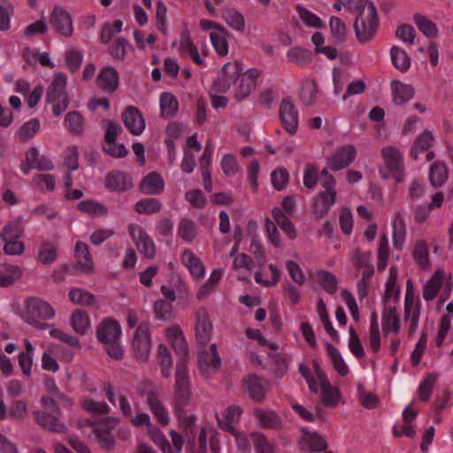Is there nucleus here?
Masks as SVG:
<instances>
[{"instance_id":"nucleus-1","label":"nucleus","mask_w":453,"mask_h":453,"mask_svg":"<svg viewBox=\"0 0 453 453\" xmlns=\"http://www.w3.org/2000/svg\"><path fill=\"white\" fill-rule=\"evenodd\" d=\"M96 336L111 357L117 360L123 358L124 350L119 343L121 326L117 320L111 318L103 319L96 326Z\"/></svg>"},{"instance_id":"nucleus-2","label":"nucleus","mask_w":453,"mask_h":453,"mask_svg":"<svg viewBox=\"0 0 453 453\" xmlns=\"http://www.w3.org/2000/svg\"><path fill=\"white\" fill-rule=\"evenodd\" d=\"M55 317V310L46 301L38 297H28L24 301L21 319L36 329H46V324L40 320H50Z\"/></svg>"},{"instance_id":"nucleus-3","label":"nucleus","mask_w":453,"mask_h":453,"mask_svg":"<svg viewBox=\"0 0 453 453\" xmlns=\"http://www.w3.org/2000/svg\"><path fill=\"white\" fill-rule=\"evenodd\" d=\"M136 391L141 397L145 398L150 411L157 418L159 424L166 426L170 423V417L159 399L160 388L150 380H143L137 385Z\"/></svg>"},{"instance_id":"nucleus-4","label":"nucleus","mask_w":453,"mask_h":453,"mask_svg":"<svg viewBox=\"0 0 453 453\" xmlns=\"http://www.w3.org/2000/svg\"><path fill=\"white\" fill-rule=\"evenodd\" d=\"M360 6L361 11L354 23V29L357 40L365 43L370 41L377 31L378 16L377 10L372 2L364 0Z\"/></svg>"},{"instance_id":"nucleus-5","label":"nucleus","mask_w":453,"mask_h":453,"mask_svg":"<svg viewBox=\"0 0 453 453\" xmlns=\"http://www.w3.org/2000/svg\"><path fill=\"white\" fill-rule=\"evenodd\" d=\"M243 67L239 61H233L225 64L217 79L212 84V90L215 93H226L242 76Z\"/></svg>"},{"instance_id":"nucleus-6","label":"nucleus","mask_w":453,"mask_h":453,"mask_svg":"<svg viewBox=\"0 0 453 453\" xmlns=\"http://www.w3.org/2000/svg\"><path fill=\"white\" fill-rule=\"evenodd\" d=\"M150 349L151 338L150 324L146 320H142L134 333L132 349L138 361L145 362L150 357Z\"/></svg>"},{"instance_id":"nucleus-7","label":"nucleus","mask_w":453,"mask_h":453,"mask_svg":"<svg viewBox=\"0 0 453 453\" xmlns=\"http://www.w3.org/2000/svg\"><path fill=\"white\" fill-rule=\"evenodd\" d=\"M187 362L180 359L175 372L174 403H188L190 400V381Z\"/></svg>"},{"instance_id":"nucleus-8","label":"nucleus","mask_w":453,"mask_h":453,"mask_svg":"<svg viewBox=\"0 0 453 453\" xmlns=\"http://www.w3.org/2000/svg\"><path fill=\"white\" fill-rule=\"evenodd\" d=\"M381 157L386 168L395 181L402 182L404 179V165L400 150L396 147L388 145L381 149Z\"/></svg>"},{"instance_id":"nucleus-9","label":"nucleus","mask_w":453,"mask_h":453,"mask_svg":"<svg viewBox=\"0 0 453 453\" xmlns=\"http://www.w3.org/2000/svg\"><path fill=\"white\" fill-rule=\"evenodd\" d=\"M335 179L334 176H328L323 180L322 187L325 189L319 192L314 200V212L320 216L326 214L329 208L335 203L336 190Z\"/></svg>"},{"instance_id":"nucleus-10","label":"nucleus","mask_w":453,"mask_h":453,"mask_svg":"<svg viewBox=\"0 0 453 453\" xmlns=\"http://www.w3.org/2000/svg\"><path fill=\"white\" fill-rule=\"evenodd\" d=\"M314 370L318 383L320 386V399L325 407H335L342 397L340 391L334 388L327 380L318 363H314Z\"/></svg>"},{"instance_id":"nucleus-11","label":"nucleus","mask_w":453,"mask_h":453,"mask_svg":"<svg viewBox=\"0 0 453 453\" xmlns=\"http://www.w3.org/2000/svg\"><path fill=\"white\" fill-rule=\"evenodd\" d=\"M128 232L138 251L149 259L153 258L156 254L154 242L145 230L137 224H130Z\"/></svg>"},{"instance_id":"nucleus-12","label":"nucleus","mask_w":453,"mask_h":453,"mask_svg":"<svg viewBox=\"0 0 453 453\" xmlns=\"http://www.w3.org/2000/svg\"><path fill=\"white\" fill-rule=\"evenodd\" d=\"M197 363L199 370L204 377L211 376L220 368L221 359L215 343L211 344L208 349L199 351Z\"/></svg>"},{"instance_id":"nucleus-13","label":"nucleus","mask_w":453,"mask_h":453,"mask_svg":"<svg viewBox=\"0 0 453 453\" xmlns=\"http://www.w3.org/2000/svg\"><path fill=\"white\" fill-rule=\"evenodd\" d=\"M301 432L302 435L297 441L300 451L320 453L327 449L328 443L321 434L315 432H310L305 428H302Z\"/></svg>"},{"instance_id":"nucleus-14","label":"nucleus","mask_w":453,"mask_h":453,"mask_svg":"<svg viewBox=\"0 0 453 453\" xmlns=\"http://www.w3.org/2000/svg\"><path fill=\"white\" fill-rule=\"evenodd\" d=\"M242 386L243 391L255 402L261 403L265 399L269 383L255 374L243 378Z\"/></svg>"},{"instance_id":"nucleus-15","label":"nucleus","mask_w":453,"mask_h":453,"mask_svg":"<svg viewBox=\"0 0 453 453\" xmlns=\"http://www.w3.org/2000/svg\"><path fill=\"white\" fill-rule=\"evenodd\" d=\"M420 303L416 301L413 293L407 289L404 297V319L410 322L408 334L412 336L418 327Z\"/></svg>"},{"instance_id":"nucleus-16","label":"nucleus","mask_w":453,"mask_h":453,"mask_svg":"<svg viewBox=\"0 0 453 453\" xmlns=\"http://www.w3.org/2000/svg\"><path fill=\"white\" fill-rule=\"evenodd\" d=\"M34 416L35 422L46 430L57 434H65L67 431L66 426L60 420L58 408L53 413L36 411Z\"/></svg>"},{"instance_id":"nucleus-17","label":"nucleus","mask_w":453,"mask_h":453,"mask_svg":"<svg viewBox=\"0 0 453 453\" xmlns=\"http://www.w3.org/2000/svg\"><path fill=\"white\" fill-rule=\"evenodd\" d=\"M357 157V149L354 145L349 144L338 148L330 157L328 165L333 171H339L348 167Z\"/></svg>"},{"instance_id":"nucleus-18","label":"nucleus","mask_w":453,"mask_h":453,"mask_svg":"<svg viewBox=\"0 0 453 453\" xmlns=\"http://www.w3.org/2000/svg\"><path fill=\"white\" fill-rule=\"evenodd\" d=\"M196 338L200 344H207L211 337L212 324L204 308H199L196 313Z\"/></svg>"},{"instance_id":"nucleus-19","label":"nucleus","mask_w":453,"mask_h":453,"mask_svg":"<svg viewBox=\"0 0 453 453\" xmlns=\"http://www.w3.org/2000/svg\"><path fill=\"white\" fill-rule=\"evenodd\" d=\"M50 22L52 27L63 36L73 35V20L68 12L60 7H55L51 12Z\"/></svg>"},{"instance_id":"nucleus-20","label":"nucleus","mask_w":453,"mask_h":453,"mask_svg":"<svg viewBox=\"0 0 453 453\" xmlns=\"http://www.w3.org/2000/svg\"><path fill=\"white\" fill-rule=\"evenodd\" d=\"M280 116L285 129L291 134H296L298 127V111L288 98L282 100L280 106Z\"/></svg>"},{"instance_id":"nucleus-21","label":"nucleus","mask_w":453,"mask_h":453,"mask_svg":"<svg viewBox=\"0 0 453 453\" xmlns=\"http://www.w3.org/2000/svg\"><path fill=\"white\" fill-rule=\"evenodd\" d=\"M165 336L171 342L173 349L175 350L180 359L188 361V349L187 346L186 339L180 327L177 325H173L165 329Z\"/></svg>"},{"instance_id":"nucleus-22","label":"nucleus","mask_w":453,"mask_h":453,"mask_svg":"<svg viewBox=\"0 0 453 453\" xmlns=\"http://www.w3.org/2000/svg\"><path fill=\"white\" fill-rule=\"evenodd\" d=\"M398 305L383 304L381 325L385 334H398L401 328V320L397 312Z\"/></svg>"},{"instance_id":"nucleus-23","label":"nucleus","mask_w":453,"mask_h":453,"mask_svg":"<svg viewBox=\"0 0 453 453\" xmlns=\"http://www.w3.org/2000/svg\"><path fill=\"white\" fill-rule=\"evenodd\" d=\"M122 120L127 129L134 135L141 134L145 129V120L134 106H128L122 113Z\"/></svg>"},{"instance_id":"nucleus-24","label":"nucleus","mask_w":453,"mask_h":453,"mask_svg":"<svg viewBox=\"0 0 453 453\" xmlns=\"http://www.w3.org/2000/svg\"><path fill=\"white\" fill-rule=\"evenodd\" d=\"M260 73L255 68L249 69L241 78V82L236 88L234 98L240 102L247 98L257 86V79Z\"/></svg>"},{"instance_id":"nucleus-25","label":"nucleus","mask_w":453,"mask_h":453,"mask_svg":"<svg viewBox=\"0 0 453 453\" xmlns=\"http://www.w3.org/2000/svg\"><path fill=\"white\" fill-rule=\"evenodd\" d=\"M96 81L97 87L102 90L113 93L117 90L119 83L118 72L111 66H104L100 70Z\"/></svg>"},{"instance_id":"nucleus-26","label":"nucleus","mask_w":453,"mask_h":453,"mask_svg":"<svg viewBox=\"0 0 453 453\" xmlns=\"http://www.w3.org/2000/svg\"><path fill=\"white\" fill-rule=\"evenodd\" d=\"M76 258L75 268L82 273H89L94 270V265L88 248L83 242H77L74 248Z\"/></svg>"},{"instance_id":"nucleus-27","label":"nucleus","mask_w":453,"mask_h":453,"mask_svg":"<svg viewBox=\"0 0 453 453\" xmlns=\"http://www.w3.org/2000/svg\"><path fill=\"white\" fill-rule=\"evenodd\" d=\"M397 270L395 267L389 269V275L386 282V289L383 296V304L398 305L400 287L396 285Z\"/></svg>"},{"instance_id":"nucleus-28","label":"nucleus","mask_w":453,"mask_h":453,"mask_svg":"<svg viewBox=\"0 0 453 453\" xmlns=\"http://www.w3.org/2000/svg\"><path fill=\"white\" fill-rule=\"evenodd\" d=\"M164 187L165 183L162 177L156 172L148 173L140 183L141 192L149 196L161 194Z\"/></svg>"},{"instance_id":"nucleus-29","label":"nucleus","mask_w":453,"mask_h":453,"mask_svg":"<svg viewBox=\"0 0 453 453\" xmlns=\"http://www.w3.org/2000/svg\"><path fill=\"white\" fill-rule=\"evenodd\" d=\"M105 186L111 190L125 191L133 186V182L128 174L114 171L106 175Z\"/></svg>"},{"instance_id":"nucleus-30","label":"nucleus","mask_w":453,"mask_h":453,"mask_svg":"<svg viewBox=\"0 0 453 453\" xmlns=\"http://www.w3.org/2000/svg\"><path fill=\"white\" fill-rule=\"evenodd\" d=\"M405 214L404 210H397L395 212L393 219V242L396 248L401 249L404 242L406 236V226H405Z\"/></svg>"},{"instance_id":"nucleus-31","label":"nucleus","mask_w":453,"mask_h":453,"mask_svg":"<svg viewBox=\"0 0 453 453\" xmlns=\"http://www.w3.org/2000/svg\"><path fill=\"white\" fill-rule=\"evenodd\" d=\"M254 416L265 428L280 429L282 426V420L273 411L255 409Z\"/></svg>"},{"instance_id":"nucleus-32","label":"nucleus","mask_w":453,"mask_h":453,"mask_svg":"<svg viewBox=\"0 0 453 453\" xmlns=\"http://www.w3.org/2000/svg\"><path fill=\"white\" fill-rule=\"evenodd\" d=\"M393 101L395 104L401 105L410 99L415 94L414 88L411 85L404 84L399 81L391 82Z\"/></svg>"},{"instance_id":"nucleus-33","label":"nucleus","mask_w":453,"mask_h":453,"mask_svg":"<svg viewBox=\"0 0 453 453\" xmlns=\"http://www.w3.org/2000/svg\"><path fill=\"white\" fill-rule=\"evenodd\" d=\"M26 160L30 167L39 171H50L53 169V163L44 155H41L35 147H32L26 154Z\"/></svg>"},{"instance_id":"nucleus-34","label":"nucleus","mask_w":453,"mask_h":453,"mask_svg":"<svg viewBox=\"0 0 453 453\" xmlns=\"http://www.w3.org/2000/svg\"><path fill=\"white\" fill-rule=\"evenodd\" d=\"M181 261L195 278L200 279L203 277L205 272L204 266L201 260L195 256L191 250H186L183 251Z\"/></svg>"},{"instance_id":"nucleus-35","label":"nucleus","mask_w":453,"mask_h":453,"mask_svg":"<svg viewBox=\"0 0 453 453\" xmlns=\"http://www.w3.org/2000/svg\"><path fill=\"white\" fill-rule=\"evenodd\" d=\"M188 403H174L173 412L177 418L179 426L186 431H190L197 421V417L194 414H187L184 411Z\"/></svg>"},{"instance_id":"nucleus-36","label":"nucleus","mask_w":453,"mask_h":453,"mask_svg":"<svg viewBox=\"0 0 453 453\" xmlns=\"http://www.w3.org/2000/svg\"><path fill=\"white\" fill-rule=\"evenodd\" d=\"M273 222L291 239L296 238V230L289 218L278 207L272 210Z\"/></svg>"},{"instance_id":"nucleus-37","label":"nucleus","mask_w":453,"mask_h":453,"mask_svg":"<svg viewBox=\"0 0 453 453\" xmlns=\"http://www.w3.org/2000/svg\"><path fill=\"white\" fill-rule=\"evenodd\" d=\"M70 324L73 331L85 334L90 329V319L87 311L75 310L70 317Z\"/></svg>"},{"instance_id":"nucleus-38","label":"nucleus","mask_w":453,"mask_h":453,"mask_svg":"<svg viewBox=\"0 0 453 453\" xmlns=\"http://www.w3.org/2000/svg\"><path fill=\"white\" fill-rule=\"evenodd\" d=\"M444 273L441 270L434 272L431 279L426 283L423 288V298L426 301L435 298L441 287Z\"/></svg>"},{"instance_id":"nucleus-39","label":"nucleus","mask_w":453,"mask_h":453,"mask_svg":"<svg viewBox=\"0 0 453 453\" xmlns=\"http://www.w3.org/2000/svg\"><path fill=\"white\" fill-rule=\"evenodd\" d=\"M66 81V75L61 72L58 73L48 88L46 100L53 101L57 96H67L65 92Z\"/></svg>"},{"instance_id":"nucleus-40","label":"nucleus","mask_w":453,"mask_h":453,"mask_svg":"<svg viewBox=\"0 0 453 453\" xmlns=\"http://www.w3.org/2000/svg\"><path fill=\"white\" fill-rule=\"evenodd\" d=\"M413 22L418 29L427 38L434 39L438 36V27L431 19L419 13L413 15Z\"/></svg>"},{"instance_id":"nucleus-41","label":"nucleus","mask_w":453,"mask_h":453,"mask_svg":"<svg viewBox=\"0 0 453 453\" xmlns=\"http://www.w3.org/2000/svg\"><path fill=\"white\" fill-rule=\"evenodd\" d=\"M412 256L415 262L423 270H428L430 268L428 245L426 241L418 240L416 242Z\"/></svg>"},{"instance_id":"nucleus-42","label":"nucleus","mask_w":453,"mask_h":453,"mask_svg":"<svg viewBox=\"0 0 453 453\" xmlns=\"http://www.w3.org/2000/svg\"><path fill=\"white\" fill-rule=\"evenodd\" d=\"M448 179V169L443 162H434L429 171V180L434 188L441 187Z\"/></svg>"},{"instance_id":"nucleus-43","label":"nucleus","mask_w":453,"mask_h":453,"mask_svg":"<svg viewBox=\"0 0 453 453\" xmlns=\"http://www.w3.org/2000/svg\"><path fill=\"white\" fill-rule=\"evenodd\" d=\"M160 109L164 118L174 117L179 109L177 98L170 93H163L160 96Z\"/></svg>"},{"instance_id":"nucleus-44","label":"nucleus","mask_w":453,"mask_h":453,"mask_svg":"<svg viewBox=\"0 0 453 453\" xmlns=\"http://www.w3.org/2000/svg\"><path fill=\"white\" fill-rule=\"evenodd\" d=\"M222 17L226 23L237 32L245 29V19L243 15L234 9L227 8L223 11Z\"/></svg>"},{"instance_id":"nucleus-45","label":"nucleus","mask_w":453,"mask_h":453,"mask_svg":"<svg viewBox=\"0 0 453 453\" xmlns=\"http://www.w3.org/2000/svg\"><path fill=\"white\" fill-rule=\"evenodd\" d=\"M433 142L434 136L432 133L428 130H425L414 142L411 151V157L417 159L419 153L427 150L432 146Z\"/></svg>"},{"instance_id":"nucleus-46","label":"nucleus","mask_w":453,"mask_h":453,"mask_svg":"<svg viewBox=\"0 0 453 453\" xmlns=\"http://www.w3.org/2000/svg\"><path fill=\"white\" fill-rule=\"evenodd\" d=\"M197 229L193 220L183 218L180 220L178 226L179 237L187 242H191L196 237Z\"/></svg>"},{"instance_id":"nucleus-47","label":"nucleus","mask_w":453,"mask_h":453,"mask_svg":"<svg viewBox=\"0 0 453 453\" xmlns=\"http://www.w3.org/2000/svg\"><path fill=\"white\" fill-rule=\"evenodd\" d=\"M46 329H49V334L61 342H64L70 347L81 349L80 341L75 336L67 334L58 328H56L52 324H46Z\"/></svg>"},{"instance_id":"nucleus-48","label":"nucleus","mask_w":453,"mask_h":453,"mask_svg":"<svg viewBox=\"0 0 453 453\" xmlns=\"http://www.w3.org/2000/svg\"><path fill=\"white\" fill-rule=\"evenodd\" d=\"M392 63L396 69L401 72H406L411 66V58L407 53L397 46H393L390 50Z\"/></svg>"},{"instance_id":"nucleus-49","label":"nucleus","mask_w":453,"mask_h":453,"mask_svg":"<svg viewBox=\"0 0 453 453\" xmlns=\"http://www.w3.org/2000/svg\"><path fill=\"white\" fill-rule=\"evenodd\" d=\"M287 58L289 62L298 65H304L311 62L312 56L310 50L300 48L292 47L287 53Z\"/></svg>"},{"instance_id":"nucleus-50","label":"nucleus","mask_w":453,"mask_h":453,"mask_svg":"<svg viewBox=\"0 0 453 453\" xmlns=\"http://www.w3.org/2000/svg\"><path fill=\"white\" fill-rule=\"evenodd\" d=\"M148 435L163 453H174L165 435L157 427L150 426L148 428Z\"/></svg>"},{"instance_id":"nucleus-51","label":"nucleus","mask_w":453,"mask_h":453,"mask_svg":"<svg viewBox=\"0 0 453 453\" xmlns=\"http://www.w3.org/2000/svg\"><path fill=\"white\" fill-rule=\"evenodd\" d=\"M316 279L323 289L332 295L337 290V279L330 272L320 270L316 273Z\"/></svg>"},{"instance_id":"nucleus-52","label":"nucleus","mask_w":453,"mask_h":453,"mask_svg":"<svg viewBox=\"0 0 453 453\" xmlns=\"http://www.w3.org/2000/svg\"><path fill=\"white\" fill-rule=\"evenodd\" d=\"M57 258V247L49 241H44L38 251V260L43 265L53 263Z\"/></svg>"},{"instance_id":"nucleus-53","label":"nucleus","mask_w":453,"mask_h":453,"mask_svg":"<svg viewBox=\"0 0 453 453\" xmlns=\"http://www.w3.org/2000/svg\"><path fill=\"white\" fill-rule=\"evenodd\" d=\"M135 211L140 214H153L160 211L161 203L156 198H143L134 204Z\"/></svg>"},{"instance_id":"nucleus-54","label":"nucleus","mask_w":453,"mask_h":453,"mask_svg":"<svg viewBox=\"0 0 453 453\" xmlns=\"http://www.w3.org/2000/svg\"><path fill=\"white\" fill-rule=\"evenodd\" d=\"M157 358L161 366V373L164 377L168 378L171 375V368L173 359L167 347L160 344L157 348Z\"/></svg>"},{"instance_id":"nucleus-55","label":"nucleus","mask_w":453,"mask_h":453,"mask_svg":"<svg viewBox=\"0 0 453 453\" xmlns=\"http://www.w3.org/2000/svg\"><path fill=\"white\" fill-rule=\"evenodd\" d=\"M326 349L334 367L337 372L342 376L347 375L349 373V368L337 349H335L330 343H326Z\"/></svg>"},{"instance_id":"nucleus-56","label":"nucleus","mask_w":453,"mask_h":453,"mask_svg":"<svg viewBox=\"0 0 453 453\" xmlns=\"http://www.w3.org/2000/svg\"><path fill=\"white\" fill-rule=\"evenodd\" d=\"M226 31L225 33L219 31L211 32L210 34L211 44L215 50L217 51V53L221 57L226 56L228 53V42L226 40Z\"/></svg>"},{"instance_id":"nucleus-57","label":"nucleus","mask_w":453,"mask_h":453,"mask_svg":"<svg viewBox=\"0 0 453 453\" xmlns=\"http://www.w3.org/2000/svg\"><path fill=\"white\" fill-rule=\"evenodd\" d=\"M67 129L74 134H80L82 133L84 128L83 118L78 111H71L66 114L65 118Z\"/></svg>"},{"instance_id":"nucleus-58","label":"nucleus","mask_w":453,"mask_h":453,"mask_svg":"<svg viewBox=\"0 0 453 453\" xmlns=\"http://www.w3.org/2000/svg\"><path fill=\"white\" fill-rule=\"evenodd\" d=\"M69 299L77 305H91L95 302V296L88 291L81 288H73L69 292Z\"/></svg>"},{"instance_id":"nucleus-59","label":"nucleus","mask_w":453,"mask_h":453,"mask_svg":"<svg viewBox=\"0 0 453 453\" xmlns=\"http://www.w3.org/2000/svg\"><path fill=\"white\" fill-rule=\"evenodd\" d=\"M250 441L253 444L257 453H274V447L269 442L265 435L259 433L251 434Z\"/></svg>"},{"instance_id":"nucleus-60","label":"nucleus","mask_w":453,"mask_h":453,"mask_svg":"<svg viewBox=\"0 0 453 453\" xmlns=\"http://www.w3.org/2000/svg\"><path fill=\"white\" fill-rule=\"evenodd\" d=\"M78 209L85 213L90 215H106L108 211L107 208L96 201L93 200H84L78 203Z\"/></svg>"},{"instance_id":"nucleus-61","label":"nucleus","mask_w":453,"mask_h":453,"mask_svg":"<svg viewBox=\"0 0 453 453\" xmlns=\"http://www.w3.org/2000/svg\"><path fill=\"white\" fill-rule=\"evenodd\" d=\"M132 47L129 45L128 42L125 38H118L110 47V54L111 56L118 60H122L126 58L128 50H131Z\"/></svg>"},{"instance_id":"nucleus-62","label":"nucleus","mask_w":453,"mask_h":453,"mask_svg":"<svg viewBox=\"0 0 453 453\" xmlns=\"http://www.w3.org/2000/svg\"><path fill=\"white\" fill-rule=\"evenodd\" d=\"M389 257L388 240L386 234H383L379 242L378 248V270L382 272L385 270Z\"/></svg>"},{"instance_id":"nucleus-63","label":"nucleus","mask_w":453,"mask_h":453,"mask_svg":"<svg viewBox=\"0 0 453 453\" xmlns=\"http://www.w3.org/2000/svg\"><path fill=\"white\" fill-rule=\"evenodd\" d=\"M296 11L299 18L309 27L319 28L322 27L321 19L311 11L305 9L301 5L296 6Z\"/></svg>"},{"instance_id":"nucleus-64","label":"nucleus","mask_w":453,"mask_h":453,"mask_svg":"<svg viewBox=\"0 0 453 453\" xmlns=\"http://www.w3.org/2000/svg\"><path fill=\"white\" fill-rule=\"evenodd\" d=\"M22 234L23 228L19 222H10L3 228L0 238L3 241L18 240Z\"/></svg>"}]
</instances>
